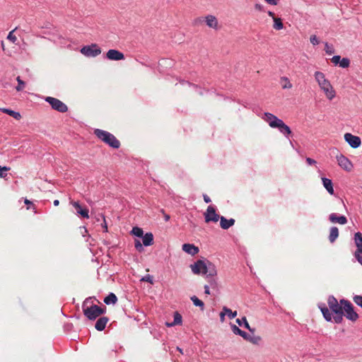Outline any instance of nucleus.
I'll list each match as a JSON object with an SVG mask.
<instances>
[{
  "instance_id": "603ef678",
  "label": "nucleus",
  "mask_w": 362,
  "mask_h": 362,
  "mask_svg": "<svg viewBox=\"0 0 362 362\" xmlns=\"http://www.w3.org/2000/svg\"><path fill=\"white\" fill-rule=\"evenodd\" d=\"M1 110L4 112V113H9V114H11V113H16V112L13 111V110H8V109H1Z\"/></svg>"
},
{
  "instance_id": "dca6fc26",
  "label": "nucleus",
  "mask_w": 362,
  "mask_h": 362,
  "mask_svg": "<svg viewBox=\"0 0 362 362\" xmlns=\"http://www.w3.org/2000/svg\"><path fill=\"white\" fill-rule=\"evenodd\" d=\"M337 160L340 167L347 171H351L352 169V164L351 161L342 154L337 156Z\"/></svg>"
},
{
  "instance_id": "1a4fd4ad",
  "label": "nucleus",
  "mask_w": 362,
  "mask_h": 362,
  "mask_svg": "<svg viewBox=\"0 0 362 362\" xmlns=\"http://www.w3.org/2000/svg\"><path fill=\"white\" fill-rule=\"evenodd\" d=\"M47 103L51 105L53 110L59 112L64 113L68 110L66 105L55 98L47 96Z\"/></svg>"
},
{
  "instance_id": "f257e3e1",
  "label": "nucleus",
  "mask_w": 362,
  "mask_h": 362,
  "mask_svg": "<svg viewBox=\"0 0 362 362\" xmlns=\"http://www.w3.org/2000/svg\"><path fill=\"white\" fill-rule=\"evenodd\" d=\"M194 274H206L209 277L215 276L217 274L216 267L212 263L199 259L190 265Z\"/></svg>"
},
{
  "instance_id": "3c124183",
  "label": "nucleus",
  "mask_w": 362,
  "mask_h": 362,
  "mask_svg": "<svg viewBox=\"0 0 362 362\" xmlns=\"http://www.w3.org/2000/svg\"><path fill=\"white\" fill-rule=\"evenodd\" d=\"M162 214L164 215V218L165 221H168L170 218V216L168 214H165V211L163 209L161 210Z\"/></svg>"
},
{
  "instance_id": "4d7b16f0",
  "label": "nucleus",
  "mask_w": 362,
  "mask_h": 362,
  "mask_svg": "<svg viewBox=\"0 0 362 362\" xmlns=\"http://www.w3.org/2000/svg\"><path fill=\"white\" fill-rule=\"evenodd\" d=\"M255 8L259 11H262L263 9V6L259 4H257L255 5Z\"/></svg>"
},
{
  "instance_id": "2eb2a0df",
  "label": "nucleus",
  "mask_w": 362,
  "mask_h": 362,
  "mask_svg": "<svg viewBox=\"0 0 362 362\" xmlns=\"http://www.w3.org/2000/svg\"><path fill=\"white\" fill-rule=\"evenodd\" d=\"M344 139L352 148H354L360 146L361 144V139L358 136H354L350 133H346L344 134Z\"/></svg>"
},
{
  "instance_id": "680f3d73",
  "label": "nucleus",
  "mask_w": 362,
  "mask_h": 362,
  "mask_svg": "<svg viewBox=\"0 0 362 362\" xmlns=\"http://www.w3.org/2000/svg\"><path fill=\"white\" fill-rule=\"evenodd\" d=\"M9 169H10L9 168H7V167H1V166L0 165V170L8 171V170H9Z\"/></svg>"
},
{
  "instance_id": "f8f14e48",
  "label": "nucleus",
  "mask_w": 362,
  "mask_h": 362,
  "mask_svg": "<svg viewBox=\"0 0 362 362\" xmlns=\"http://www.w3.org/2000/svg\"><path fill=\"white\" fill-rule=\"evenodd\" d=\"M354 241L357 247V250L355 252V257L358 262L362 265V234L360 232L355 233Z\"/></svg>"
},
{
  "instance_id": "b1692460",
  "label": "nucleus",
  "mask_w": 362,
  "mask_h": 362,
  "mask_svg": "<svg viewBox=\"0 0 362 362\" xmlns=\"http://www.w3.org/2000/svg\"><path fill=\"white\" fill-rule=\"evenodd\" d=\"M108 320H109V319L107 317H100L97 320V322L95 325V329L98 331H103L105 328V326H106Z\"/></svg>"
},
{
  "instance_id": "864d4df0",
  "label": "nucleus",
  "mask_w": 362,
  "mask_h": 362,
  "mask_svg": "<svg viewBox=\"0 0 362 362\" xmlns=\"http://www.w3.org/2000/svg\"><path fill=\"white\" fill-rule=\"evenodd\" d=\"M225 315H226L225 311L223 310V312H221L220 313V320L222 322H224V320H225Z\"/></svg>"
},
{
  "instance_id": "c85d7f7f",
  "label": "nucleus",
  "mask_w": 362,
  "mask_h": 362,
  "mask_svg": "<svg viewBox=\"0 0 362 362\" xmlns=\"http://www.w3.org/2000/svg\"><path fill=\"white\" fill-rule=\"evenodd\" d=\"M117 301V298L115 293H110L107 297L105 298L104 302L107 305L115 304Z\"/></svg>"
},
{
  "instance_id": "6e6552de",
  "label": "nucleus",
  "mask_w": 362,
  "mask_h": 362,
  "mask_svg": "<svg viewBox=\"0 0 362 362\" xmlns=\"http://www.w3.org/2000/svg\"><path fill=\"white\" fill-rule=\"evenodd\" d=\"M80 52L87 57H96L101 54L102 51L97 44L93 43L90 45L83 46Z\"/></svg>"
},
{
  "instance_id": "5701e85b",
  "label": "nucleus",
  "mask_w": 362,
  "mask_h": 362,
  "mask_svg": "<svg viewBox=\"0 0 362 362\" xmlns=\"http://www.w3.org/2000/svg\"><path fill=\"white\" fill-rule=\"evenodd\" d=\"M206 24L208 27L214 29H217L218 21L214 16L208 15L206 16Z\"/></svg>"
},
{
  "instance_id": "09e8293b",
  "label": "nucleus",
  "mask_w": 362,
  "mask_h": 362,
  "mask_svg": "<svg viewBox=\"0 0 362 362\" xmlns=\"http://www.w3.org/2000/svg\"><path fill=\"white\" fill-rule=\"evenodd\" d=\"M267 4L270 5H276L278 4L277 0H264Z\"/></svg>"
},
{
  "instance_id": "e433bc0d",
  "label": "nucleus",
  "mask_w": 362,
  "mask_h": 362,
  "mask_svg": "<svg viewBox=\"0 0 362 362\" xmlns=\"http://www.w3.org/2000/svg\"><path fill=\"white\" fill-rule=\"evenodd\" d=\"M350 60L348 58H342L340 61L339 66L341 68H347L349 66Z\"/></svg>"
},
{
  "instance_id": "423d86ee",
  "label": "nucleus",
  "mask_w": 362,
  "mask_h": 362,
  "mask_svg": "<svg viewBox=\"0 0 362 362\" xmlns=\"http://www.w3.org/2000/svg\"><path fill=\"white\" fill-rule=\"evenodd\" d=\"M180 83L182 86L187 85L189 88H192L199 95H215L217 97H223L221 95L216 93V91L206 89L205 88H202L200 86H199L198 85L191 83L187 81L183 80L180 82Z\"/></svg>"
},
{
  "instance_id": "4c0bfd02",
  "label": "nucleus",
  "mask_w": 362,
  "mask_h": 362,
  "mask_svg": "<svg viewBox=\"0 0 362 362\" xmlns=\"http://www.w3.org/2000/svg\"><path fill=\"white\" fill-rule=\"evenodd\" d=\"M15 30H11V32H9L8 36H7V39L8 40H10L11 42H12L13 43H16L17 42V37L16 36L13 34Z\"/></svg>"
},
{
  "instance_id": "e2e57ef3",
  "label": "nucleus",
  "mask_w": 362,
  "mask_h": 362,
  "mask_svg": "<svg viewBox=\"0 0 362 362\" xmlns=\"http://www.w3.org/2000/svg\"><path fill=\"white\" fill-rule=\"evenodd\" d=\"M15 119H20L21 115H12Z\"/></svg>"
},
{
  "instance_id": "13d9d810",
  "label": "nucleus",
  "mask_w": 362,
  "mask_h": 362,
  "mask_svg": "<svg viewBox=\"0 0 362 362\" xmlns=\"http://www.w3.org/2000/svg\"><path fill=\"white\" fill-rule=\"evenodd\" d=\"M5 172L4 170H0V177H5L7 175Z\"/></svg>"
},
{
  "instance_id": "6e6d98bb",
  "label": "nucleus",
  "mask_w": 362,
  "mask_h": 362,
  "mask_svg": "<svg viewBox=\"0 0 362 362\" xmlns=\"http://www.w3.org/2000/svg\"><path fill=\"white\" fill-rule=\"evenodd\" d=\"M204 293L206 294H210L209 286L208 285L204 286Z\"/></svg>"
},
{
  "instance_id": "49530a36",
  "label": "nucleus",
  "mask_w": 362,
  "mask_h": 362,
  "mask_svg": "<svg viewBox=\"0 0 362 362\" xmlns=\"http://www.w3.org/2000/svg\"><path fill=\"white\" fill-rule=\"evenodd\" d=\"M159 65H166V66H171L172 65V61L168 59H163L159 62Z\"/></svg>"
},
{
  "instance_id": "9d476101",
  "label": "nucleus",
  "mask_w": 362,
  "mask_h": 362,
  "mask_svg": "<svg viewBox=\"0 0 362 362\" xmlns=\"http://www.w3.org/2000/svg\"><path fill=\"white\" fill-rule=\"evenodd\" d=\"M269 126L273 128H278L279 131L284 134H290L291 131L288 126H287L281 119L274 117L269 122Z\"/></svg>"
},
{
  "instance_id": "ea45409f",
  "label": "nucleus",
  "mask_w": 362,
  "mask_h": 362,
  "mask_svg": "<svg viewBox=\"0 0 362 362\" xmlns=\"http://www.w3.org/2000/svg\"><path fill=\"white\" fill-rule=\"evenodd\" d=\"M354 302L362 308V296H355L353 298Z\"/></svg>"
},
{
  "instance_id": "cd10ccee",
  "label": "nucleus",
  "mask_w": 362,
  "mask_h": 362,
  "mask_svg": "<svg viewBox=\"0 0 362 362\" xmlns=\"http://www.w3.org/2000/svg\"><path fill=\"white\" fill-rule=\"evenodd\" d=\"M182 323V316L177 312H175L174 314V320L173 322L166 323L168 327H173L177 325H180Z\"/></svg>"
},
{
  "instance_id": "6ab92c4d",
  "label": "nucleus",
  "mask_w": 362,
  "mask_h": 362,
  "mask_svg": "<svg viewBox=\"0 0 362 362\" xmlns=\"http://www.w3.org/2000/svg\"><path fill=\"white\" fill-rule=\"evenodd\" d=\"M182 247L183 251L192 256L199 252V248L193 244L185 243L182 245Z\"/></svg>"
},
{
  "instance_id": "052dcab7",
  "label": "nucleus",
  "mask_w": 362,
  "mask_h": 362,
  "mask_svg": "<svg viewBox=\"0 0 362 362\" xmlns=\"http://www.w3.org/2000/svg\"><path fill=\"white\" fill-rule=\"evenodd\" d=\"M24 203H25L27 206H28V205H33V203H32L30 200H28V199H25V200H24Z\"/></svg>"
},
{
  "instance_id": "69168bd1",
  "label": "nucleus",
  "mask_w": 362,
  "mask_h": 362,
  "mask_svg": "<svg viewBox=\"0 0 362 362\" xmlns=\"http://www.w3.org/2000/svg\"><path fill=\"white\" fill-rule=\"evenodd\" d=\"M59 200L56 199V200H54V206H58V205H59Z\"/></svg>"
},
{
  "instance_id": "412c9836",
  "label": "nucleus",
  "mask_w": 362,
  "mask_h": 362,
  "mask_svg": "<svg viewBox=\"0 0 362 362\" xmlns=\"http://www.w3.org/2000/svg\"><path fill=\"white\" fill-rule=\"evenodd\" d=\"M318 308L320 309L325 319L329 322L332 321V313L327 308L326 305L325 303H320L318 305Z\"/></svg>"
},
{
  "instance_id": "f704fd0d",
  "label": "nucleus",
  "mask_w": 362,
  "mask_h": 362,
  "mask_svg": "<svg viewBox=\"0 0 362 362\" xmlns=\"http://www.w3.org/2000/svg\"><path fill=\"white\" fill-rule=\"evenodd\" d=\"M281 80L282 88L284 89L291 88L292 87L291 83L286 77H282Z\"/></svg>"
},
{
  "instance_id": "0e129e2a",
  "label": "nucleus",
  "mask_w": 362,
  "mask_h": 362,
  "mask_svg": "<svg viewBox=\"0 0 362 362\" xmlns=\"http://www.w3.org/2000/svg\"><path fill=\"white\" fill-rule=\"evenodd\" d=\"M268 15L271 17H272L273 18H275L274 17V13L272 12V11H268Z\"/></svg>"
},
{
  "instance_id": "37998d69",
  "label": "nucleus",
  "mask_w": 362,
  "mask_h": 362,
  "mask_svg": "<svg viewBox=\"0 0 362 362\" xmlns=\"http://www.w3.org/2000/svg\"><path fill=\"white\" fill-rule=\"evenodd\" d=\"M141 281H146V282H148L150 283L151 284H153V276L149 275V274H147L145 276H144L142 279H141Z\"/></svg>"
},
{
  "instance_id": "4468645a",
  "label": "nucleus",
  "mask_w": 362,
  "mask_h": 362,
  "mask_svg": "<svg viewBox=\"0 0 362 362\" xmlns=\"http://www.w3.org/2000/svg\"><path fill=\"white\" fill-rule=\"evenodd\" d=\"M48 28H49L47 25V39L54 42H59V43L64 47H69L70 46L69 45H66V43L64 42L65 39L62 37L57 30L54 29V32L52 33L47 30Z\"/></svg>"
},
{
  "instance_id": "8fccbe9b",
  "label": "nucleus",
  "mask_w": 362,
  "mask_h": 362,
  "mask_svg": "<svg viewBox=\"0 0 362 362\" xmlns=\"http://www.w3.org/2000/svg\"><path fill=\"white\" fill-rule=\"evenodd\" d=\"M306 162L309 164V165H313V164H315L316 163V161L313 159V158H306Z\"/></svg>"
},
{
  "instance_id": "a878e982",
  "label": "nucleus",
  "mask_w": 362,
  "mask_h": 362,
  "mask_svg": "<svg viewBox=\"0 0 362 362\" xmlns=\"http://www.w3.org/2000/svg\"><path fill=\"white\" fill-rule=\"evenodd\" d=\"M153 243V235L151 233H147L143 236V244L145 246H150Z\"/></svg>"
},
{
  "instance_id": "a19ab883",
  "label": "nucleus",
  "mask_w": 362,
  "mask_h": 362,
  "mask_svg": "<svg viewBox=\"0 0 362 362\" xmlns=\"http://www.w3.org/2000/svg\"><path fill=\"white\" fill-rule=\"evenodd\" d=\"M214 277V276L210 277V279L209 280V283L211 288H216L218 287V284H217L216 280Z\"/></svg>"
},
{
  "instance_id": "ddd939ff",
  "label": "nucleus",
  "mask_w": 362,
  "mask_h": 362,
  "mask_svg": "<svg viewBox=\"0 0 362 362\" xmlns=\"http://www.w3.org/2000/svg\"><path fill=\"white\" fill-rule=\"evenodd\" d=\"M327 304L334 314H343V305L333 296L328 297Z\"/></svg>"
},
{
  "instance_id": "58836bf2",
  "label": "nucleus",
  "mask_w": 362,
  "mask_h": 362,
  "mask_svg": "<svg viewBox=\"0 0 362 362\" xmlns=\"http://www.w3.org/2000/svg\"><path fill=\"white\" fill-rule=\"evenodd\" d=\"M134 247L139 252H142L144 248L142 246V244L141 243L140 240H135L134 241Z\"/></svg>"
},
{
  "instance_id": "774afa93",
  "label": "nucleus",
  "mask_w": 362,
  "mask_h": 362,
  "mask_svg": "<svg viewBox=\"0 0 362 362\" xmlns=\"http://www.w3.org/2000/svg\"><path fill=\"white\" fill-rule=\"evenodd\" d=\"M177 350H178L181 354H182V349H180L179 347H177Z\"/></svg>"
},
{
  "instance_id": "393cba45",
  "label": "nucleus",
  "mask_w": 362,
  "mask_h": 362,
  "mask_svg": "<svg viewBox=\"0 0 362 362\" xmlns=\"http://www.w3.org/2000/svg\"><path fill=\"white\" fill-rule=\"evenodd\" d=\"M322 181L323 183V186L327 190V192L330 194H334V188H333L332 180L330 179H328L326 177H322Z\"/></svg>"
},
{
  "instance_id": "4be33fe9",
  "label": "nucleus",
  "mask_w": 362,
  "mask_h": 362,
  "mask_svg": "<svg viewBox=\"0 0 362 362\" xmlns=\"http://www.w3.org/2000/svg\"><path fill=\"white\" fill-rule=\"evenodd\" d=\"M219 220L221 227L225 230L228 229L235 223V220L233 218L227 219L224 216H221Z\"/></svg>"
},
{
  "instance_id": "473e14b6",
  "label": "nucleus",
  "mask_w": 362,
  "mask_h": 362,
  "mask_svg": "<svg viewBox=\"0 0 362 362\" xmlns=\"http://www.w3.org/2000/svg\"><path fill=\"white\" fill-rule=\"evenodd\" d=\"M223 310L225 311L226 315H228L230 319H233L237 316V311L233 312L230 309L227 307H223Z\"/></svg>"
},
{
  "instance_id": "c03bdc74",
  "label": "nucleus",
  "mask_w": 362,
  "mask_h": 362,
  "mask_svg": "<svg viewBox=\"0 0 362 362\" xmlns=\"http://www.w3.org/2000/svg\"><path fill=\"white\" fill-rule=\"evenodd\" d=\"M325 50L327 54H332L334 53V49L332 47L329 46V44L327 42L325 43Z\"/></svg>"
},
{
  "instance_id": "338daca9",
  "label": "nucleus",
  "mask_w": 362,
  "mask_h": 362,
  "mask_svg": "<svg viewBox=\"0 0 362 362\" xmlns=\"http://www.w3.org/2000/svg\"><path fill=\"white\" fill-rule=\"evenodd\" d=\"M31 208H33V209H35V208H34V205H33H33H28V206H27V209H30Z\"/></svg>"
},
{
  "instance_id": "a18cd8bd",
  "label": "nucleus",
  "mask_w": 362,
  "mask_h": 362,
  "mask_svg": "<svg viewBox=\"0 0 362 362\" xmlns=\"http://www.w3.org/2000/svg\"><path fill=\"white\" fill-rule=\"evenodd\" d=\"M341 58L339 55H335L332 58V62L336 66L339 65Z\"/></svg>"
},
{
  "instance_id": "7c9ffc66",
  "label": "nucleus",
  "mask_w": 362,
  "mask_h": 362,
  "mask_svg": "<svg viewBox=\"0 0 362 362\" xmlns=\"http://www.w3.org/2000/svg\"><path fill=\"white\" fill-rule=\"evenodd\" d=\"M190 298L195 306L199 307L202 311L204 310V303L202 300H199L196 296H193Z\"/></svg>"
},
{
  "instance_id": "5fc2aeb1",
  "label": "nucleus",
  "mask_w": 362,
  "mask_h": 362,
  "mask_svg": "<svg viewBox=\"0 0 362 362\" xmlns=\"http://www.w3.org/2000/svg\"><path fill=\"white\" fill-rule=\"evenodd\" d=\"M203 197H204V202H205L206 203H209V202H211V199H210V197H209L208 195H206V194H204Z\"/></svg>"
},
{
  "instance_id": "79ce46f5",
  "label": "nucleus",
  "mask_w": 362,
  "mask_h": 362,
  "mask_svg": "<svg viewBox=\"0 0 362 362\" xmlns=\"http://www.w3.org/2000/svg\"><path fill=\"white\" fill-rule=\"evenodd\" d=\"M336 323H341L343 320V314H335V316L332 317Z\"/></svg>"
},
{
  "instance_id": "7ed1b4c3",
  "label": "nucleus",
  "mask_w": 362,
  "mask_h": 362,
  "mask_svg": "<svg viewBox=\"0 0 362 362\" xmlns=\"http://www.w3.org/2000/svg\"><path fill=\"white\" fill-rule=\"evenodd\" d=\"M94 134L102 141L114 148H118L120 146L119 141L112 134L108 132L95 129Z\"/></svg>"
},
{
  "instance_id": "a211bd4d",
  "label": "nucleus",
  "mask_w": 362,
  "mask_h": 362,
  "mask_svg": "<svg viewBox=\"0 0 362 362\" xmlns=\"http://www.w3.org/2000/svg\"><path fill=\"white\" fill-rule=\"evenodd\" d=\"M71 204L75 208L78 214L81 215L83 218H88L89 217L88 209L82 208L79 203L77 202H71Z\"/></svg>"
},
{
  "instance_id": "f3484780",
  "label": "nucleus",
  "mask_w": 362,
  "mask_h": 362,
  "mask_svg": "<svg viewBox=\"0 0 362 362\" xmlns=\"http://www.w3.org/2000/svg\"><path fill=\"white\" fill-rule=\"evenodd\" d=\"M106 57L109 60L119 61L124 59V55L119 50L112 49L107 52Z\"/></svg>"
},
{
  "instance_id": "bb28decb",
  "label": "nucleus",
  "mask_w": 362,
  "mask_h": 362,
  "mask_svg": "<svg viewBox=\"0 0 362 362\" xmlns=\"http://www.w3.org/2000/svg\"><path fill=\"white\" fill-rule=\"evenodd\" d=\"M339 236V230L337 227H332L329 235L330 243H334Z\"/></svg>"
},
{
  "instance_id": "2f4dec72",
  "label": "nucleus",
  "mask_w": 362,
  "mask_h": 362,
  "mask_svg": "<svg viewBox=\"0 0 362 362\" xmlns=\"http://www.w3.org/2000/svg\"><path fill=\"white\" fill-rule=\"evenodd\" d=\"M274 28L277 30H280L281 29H283L284 28V25L281 22V18H274V25H273Z\"/></svg>"
},
{
  "instance_id": "bf43d9fd",
  "label": "nucleus",
  "mask_w": 362,
  "mask_h": 362,
  "mask_svg": "<svg viewBox=\"0 0 362 362\" xmlns=\"http://www.w3.org/2000/svg\"><path fill=\"white\" fill-rule=\"evenodd\" d=\"M103 227L104 228L105 232H107V223H106L105 219H104V223H103Z\"/></svg>"
},
{
  "instance_id": "de8ad7c7",
  "label": "nucleus",
  "mask_w": 362,
  "mask_h": 362,
  "mask_svg": "<svg viewBox=\"0 0 362 362\" xmlns=\"http://www.w3.org/2000/svg\"><path fill=\"white\" fill-rule=\"evenodd\" d=\"M310 41L313 45H317L320 43L318 38L315 35L310 36Z\"/></svg>"
},
{
  "instance_id": "9b49d317",
  "label": "nucleus",
  "mask_w": 362,
  "mask_h": 362,
  "mask_svg": "<svg viewBox=\"0 0 362 362\" xmlns=\"http://www.w3.org/2000/svg\"><path fill=\"white\" fill-rule=\"evenodd\" d=\"M206 223H216L221 218V216L216 212V209L213 206H209L204 214Z\"/></svg>"
},
{
  "instance_id": "c756f323",
  "label": "nucleus",
  "mask_w": 362,
  "mask_h": 362,
  "mask_svg": "<svg viewBox=\"0 0 362 362\" xmlns=\"http://www.w3.org/2000/svg\"><path fill=\"white\" fill-rule=\"evenodd\" d=\"M242 322H244V327L247 329L250 332H255V329L254 328H251L249 323L247 322V319L245 317H243L241 320L240 319H237L236 320V322L240 325V326H242Z\"/></svg>"
},
{
  "instance_id": "72a5a7b5",
  "label": "nucleus",
  "mask_w": 362,
  "mask_h": 362,
  "mask_svg": "<svg viewBox=\"0 0 362 362\" xmlns=\"http://www.w3.org/2000/svg\"><path fill=\"white\" fill-rule=\"evenodd\" d=\"M16 81L18 82V86L16 87L17 91H21L23 90L25 87V83L23 81L20 76L16 78Z\"/></svg>"
},
{
  "instance_id": "aec40b11",
  "label": "nucleus",
  "mask_w": 362,
  "mask_h": 362,
  "mask_svg": "<svg viewBox=\"0 0 362 362\" xmlns=\"http://www.w3.org/2000/svg\"><path fill=\"white\" fill-rule=\"evenodd\" d=\"M329 220L332 223H337L341 225H344L347 223V218L344 216H337L336 214H331L329 216Z\"/></svg>"
},
{
  "instance_id": "f03ea898",
  "label": "nucleus",
  "mask_w": 362,
  "mask_h": 362,
  "mask_svg": "<svg viewBox=\"0 0 362 362\" xmlns=\"http://www.w3.org/2000/svg\"><path fill=\"white\" fill-rule=\"evenodd\" d=\"M314 76L319 86L324 91L326 97L329 100L334 98L335 96V91L329 81L325 78V74L320 71H315Z\"/></svg>"
},
{
  "instance_id": "0eeeda50",
  "label": "nucleus",
  "mask_w": 362,
  "mask_h": 362,
  "mask_svg": "<svg viewBox=\"0 0 362 362\" xmlns=\"http://www.w3.org/2000/svg\"><path fill=\"white\" fill-rule=\"evenodd\" d=\"M232 331L235 334L241 336L244 339L251 342L253 344H258L262 340V338L259 336H251L247 332L241 330L236 325L232 326Z\"/></svg>"
},
{
  "instance_id": "39448f33",
  "label": "nucleus",
  "mask_w": 362,
  "mask_h": 362,
  "mask_svg": "<svg viewBox=\"0 0 362 362\" xmlns=\"http://www.w3.org/2000/svg\"><path fill=\"white\" fill-rule=\"evenodd\" d=\"M340 303L343 305V313L344 312L345 317L353 322L356 321L358 315L354 311L353 305L349 300L344 299L341 300Z\"/></svg>"
},
{
  "instance_id": "c9c22d12",
  "label": "nucleus",
  "mask_w": 362,
  "mask_h": 362,
  "mask_svg": "<svg viewBox=\"0 0 362 362\" xmlns=\"http://www.w3.org/2000/svg\"><path fill=\"white\" fill-rule=\"evenodd\" d=\"M132 233L136 237H139V238L143 237V235H144V231H143L142 228L137 227V226L134 227L132 228Z\"/></svg>"
},
{
  "instance_id": "20e7f679",
  "label": "nucleus",
  "mask_w": 362,
  "mask_h": 362,
  "mask_svg": "<svg viewBox=\"0 0 362 362\" xmlns=\"http://www.w3.org/2000/svg\"><path fill=\"white\" fill-rule=\"evenodd\" d=\"M83 311L84 315L90 320H95L98 317L105 313V308H101L97 305H92L91 306H86L83 305Z\"/></svg>"
}]
</instances>
